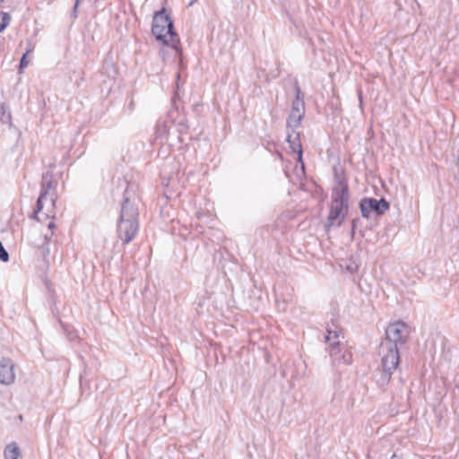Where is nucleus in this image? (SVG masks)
<instances>
[{"mask_svg": "<svg viewBox=\"0 0 459 459\" xmlns=\"http://www.w3.org/2000/svg\"><path fill=\"white\" fill-rule=\"evenodd\" d=\"M11 16L8 13L0 12V32H2L8 25Z\"/></svg>", "mask_w": 459, "mask_h": 459, "instance_id": "nucleus-15", "label": "nucleus"}, {"mask_svg": "<svg viewBox=\"0 0 459 459\" xmlns=\"http://www.w3.org/2000/svg\"><path fill=\"white\" fill-rule=\"evenodd\" d=\"M0 260L2 262H8L9 261V254L4 248L3 243L0 241Z\"/></svg>", "mask_w": 459, "mask_h": 459, "instance_id": "nucleus-16", "label": "nucleus"}, {"mask_svg": "<svg viewBox=\"0 0 459 459\" xmlns=\"http://www.w3.org/2000/svg\"><path fill=\"white\" fill-rule=\"evenodd\" d=\"M56 182L53 180L52 172H46L42 176L40 184V193L37 200L36 208L33 213V219L39 221V213L43 210L44 203L49 201L50 206L54 207L56 203L55 192Z\"/></svg>", "mask_w": 459, "mask_h": 459, "instance_id": "nucleus-5", "label": "nucleus"}, {"mask_svg": "<svg viewBox=\"0 0 459 459\" xmlns=\"http://www.w3.org/2000/svg\"><path fill=\"white\" fill-rule=\"evenodd\" d=\"M360 222V219L359 217H356L354 218L352 221H351V238L354 237V234H355V230L357 229V226H358V223Z\"/></svg>", "mask_w": 459, "mask_h": 459, "instance_id": "nucleus-18", "label": "nucleus"}, {"mask_svg": "<svg viewBox=\"0 0 459 459\" xmlns=\"http://www.w3.org/2000/svg\"><path fill=\"white\" fill-rule=\"evenodd\" d=\"M326 336H325V342H331L339 341V338L341 336L343 337L342 329L338 325L337 321L332 319L330 323L326 325Z\"/></svg>", "mask_w": 459, "mask_h": 459, "instance_id": "nucleus-10", "label": "nucleus"}, {"mask_svg": "<svg viewBox=\"0 0 459 459\" xmlns=\"http://www.w3.org/2000/svg\"><path fill=\"white\" fill-rule=\"evenodd\" d=\"M135 200V194L127 186L124 192L120 217L117 226V234L123 245L130 243L139 230V212Z\"/></svg>", "mask_w": 459, "mask_h": 459, "instance_id": "nucleus-2", "label": "nucleus"}, {"mask_svg": "<svg viewBox=\"0 0 459 459\" xmlns=\"http://www.w3.org/2000/svg\"><path fill=\"white\" fill-rule=\"evenodd\" d=\"M295 93V99L291 104L290 113L287 118V130H291L293 133H295V130L300 126L305 115V102L298 83H296Z\"/></svg>", "mask_w": 459, "mask_h": 459, "instance_id": "nucleus-6", "label": "nucleus"}, {"mask_svg": "<svg viewBox=\"0 0 459 459\" xmlns=\"http://www.w3.org/2000/svg\"><path fill=\"white\" fill-rule=\"evenodd\" d=\"M389 207V203L384 197L379 200L372 197H364L359 201L361 215L366 219L370 217L372 212L377 215H383Z\"/></svg>", "mask_w": 459, "mask_h": 459, "instance_id": "nucleus-7", "label": "nucleus"}, {"mask_svg": "<svg viewBox=\"0 0 459 459\" xmlns=\"http://www.w3.org/2000/svg\"><path fill=\"white\" fill-rule=\"evenodd\" d=\"M4 455L5 459H19L21 457V451L15 442H12L6 446Z\"/></svg>", "mask_w": 459, "mask_h": 459, "instance_id": "nucleus-12", "label": "nucleus"}, {"mask_svg": "<svg viewBox=\"0 0 459 459\" xmlns=\"http://www.w3.org/2000/svg\"><path fill=\"white\" fill-rule=\"evenodd\" d=\"M29 52H26L25 54H23V56H22L21 58V61H20V65H19V70H20V73L22 72V70L27 67L28 65V60H27V56H28Z\"/></svg>", "mask_w": 459, "mask_h": 459, "instance_id": "nucleus-17", "label": "nucleus"}, {"mask_svg": "<svg viewBox=\"0 0 459 459\" xmlns=\"http://www.w3.org/2000/svg\"><path fill=\"white\" fill-rule=\"evenodd\" d=\"M410 334V327L403 321H397L386 327L385 337L379 345L382 375L381 381L386 384L400 364V349L404 345Z\"/></svg>", "mask_w": 459, "mask_h": 459, "instance_id": "nucleus-1", "label": "nucleus"}, {"mask_svg": "<svg viewBox=\"0 0 459 459\" xmlns=\"http://www.w3.org/2000/svg\"><path fill=\"white\" fill-rule=\"evenodd\" d=\"M152 32L157 40L170 46L178 56L182 54L179 36L175 30L171 17L166 13V8L163 7L154 13Z\"/></svg>", "mask_w": 459, "mask_h": 459, "instance_id": "nucleus-4", "label": "nucleus"}, {"mask_svg": "<svg viewBox=\"0 0 459 459\" xmlns=\"http://www.w3.org/2000/svg\"><path fill=\"white\" fill-rule=\"evenodd\" d=\"M156 139L160 140L161 142L168 140L169 134V129L168 125L165 122L159 123L156 126Z\"/></svg>", "mask_w": 459, "mask_h": 459, "instance_id": "nucleus-14", "label": "nucleus"}, {"mask_svg": "<svg viewBox=\"0 0 459 459\" xmlns=\"http://www.w3.org/2000/svg\"><path fill=\"white\" fill-rule=\"evenodd\" d=\"M48 228H49V229H54V228H55V224H54L53 222H50V223L48 224Z\"/></svg>", "mask_w": 459, "mask_h": 459, "instance_id": "nucleus-21", "label": "nucleus"}, {"mask_svg": "<svg viewBox=\"0 0 459 459\" xmlns=\"http://www.w3.org/2000/svg\"><path fill=\"white\" fill-rule=\"evenodd\" d=\"M15 380L14 364L9 358L0 359V383L3 385H11Z\"/></svg>", "mask_w": 459, "mask_h": 459, "instance_id": "nucleus-9", "label": "nucleus"}, {"mask_svg": "<svg viewBox=\"0 0 459 459\" xmlns=\"http://www.w3.org/2000/svg\"><path fill=\"white\" fill-rule=\"evenodd\" d=\"M329 354L334 365H350L352 361V354L345 349L342 351L339 341L329 344Z\"/></svg>", "mask_w": 459, "mask_h": 459, "instance_id": "nucleus-8", "label": "nucleus"}, {"mask_svg": "<svg viewBox=\"0 0 459 459\" xmlns=\"http://www.w3.org/2000/svg\"><path fill=\"white\" fill-rule=\"evenodd\" d=\"M78 4H79V0H76L75 5H74V17L76 16L75 12H76Z\"/></svg>", "mask_w": 459, "mask_h": 459, "instance_id": "nucleus-19", "label": "nucleus"}, {"mask_svg": "<svg viewBox=\"0 0 459 459\" xmlns=\"http://www.w3.org/2000/svg\"><path fill=\"white\" fill-rule=\"evenodd\" d=\"M286 141L290 144L291 151L298 154L299 160H302V145L299 140V133H293L291 130H288Z\"/></svg>", "mask_w": 459, "mask_h": 459, "instance_id": "nucleus-11", "label": "nucleus"}, {"mask_svg": "<svg viewBox=\"0 0 459 459\" xmlns=\"http://www.w3.org/2000/svg\"><path fill=\"white\" fill-rule=\"evenodd\" d=\"M391 459H400V457H399L396 454H394V455L391 456Z\"/></svg>", "mask_w": 459, "mask_h": 459, "instance_id": "nucleus-20", "label": "nucleus"}, {"mask_svg": "<svg viewBox=\"0 0 459 459\" xmlns=\"http://www.w3.org/2000/svg\"><path fill=\"white\" fill-rule=\"evenodd\" d=\"M177 132L178 134V141L183 143L185 142L184 135L188 134L189 125L186 118H181L176 123Z\"/></svg>", "mask_w": 459, "mask_h": 459, "instance_id": "nucleus-13", "label": "nucleus"}, {"mask_svg": "<svg viewBox=\"0 0 459 459\" xmlns=\"http://www.w3.org/2000/svg\"><path fill=\"white\" fill-rule=\"evenodd\" d=\"M331 206L325 229L329 231L332 228L340 227L345 220L349 211V186L343 180H339L333 188Z\"/></svg>", "mask_w": 459, "mask_h": 459, "instance_id": "nucleus-3", "label": "nucleus"}]
</instances>
